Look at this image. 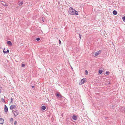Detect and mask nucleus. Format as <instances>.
Returning <instances> with one entry per match:
<instances>
[{
	"instance_id": "1",
	"label": "nucleus",
	"mask_w": 125,
	"mask_h": 125,
	"mask_svg": "<svg viewBox=\"0 0 125 125\" xmlns=\"http://www.w3.org/2000/svg\"><path fill=\"white\" fill-rule=\"evenodd\" d=\"M75 10L73 9L72 8L70 7L69 9V13L70 14L73 15Z\"/></svg>"
},
{
	"instance_id": "2",
	"label": "nucleus",
	"mask_w": 125,
	"mask_h": 125,
	"mask_svg": "<svg viewBox=\"0 0 125 125\" xmlns=\"http://www.w3.org/2000/svg\"><path fill=\"white\" fill-rule=\"evenodd\" d=\"M86 79H82L81 81L79 83V85H81L86 82L87 80H86Z\"/></svg>"
},
{
	"instance_id": "3",
	"label": "nucleus",
	"mask_w": 125,
	"mask_h": 125,
	"mask_svg": "<svg viewBox=\"0 0 125 125\" xmlns=\"http://www.w3.org/2000/svg\"><path fill=\"white\" fill-rule=\"evenodd\" d=\"M12 112L13 113L15 116H16L19 114L18 111L17 110L14 111V110L12 111Z\"/></svg>"
},
{
	"instance_id": "4",
	"label": "nucleus",
	"mask_w": 125,
	"mask_h": 125,
	"mask_svg": "<svg viewBox=\"0 0 125 125\" xmlns=\"http://www.w3.org/2000/svg\"><path fill=\"white\" fill-rule=\"evenodd\" d=\"M16 107L15 105H11L10 107V109L11 110H12L13 109L15 108Z\"/></svg>"
},
{
	"instance_id": "5",
	"label": "nucleus",
	"mask_w": 125,
	"mask_h": 125,
	"mask_svg": "<svg viewBox=\"0 0 125 125\" xmlns=\"http://www.w3.org/2000/svg\"><path fill=\"white\" fill-rule=\"evenodd\" d=\"M4 119L1 118H0V124H3L4 123Z\"/></svg>"
},
{
	"instance_id": "6",
	"label": "nucleus",
	"mask_w": 125,
	"mask_h": 125,
	"mask_svg": "<svg viewBox=\"0 0 125 125\" xmlns=\"http://www.w3.org/2000/svg\"><path fill=\"white\" fill-rule=\"evenodd\" d=\"M120 111L122 112H124L125 111V107H123L120 108Z\"/></svg>"
},
{
	"instance_id": "7",
	"label": "nucleus",
	"mask_w": 125,
	"mask_h": 125,
	"mask_svg": "<svg viewBox=\"0 0 125 125\" xmlns=\"http://www.w3.org/2000/svg\"><path fill=\"white\" fill-rule=\"evenodd\" d=\"M101 50H99V51L96 52L95 54L94 55L95 56H97L99 54L101 53Z\"/></svg>"
},
{
	"instance_id": "8",
	"label": "nucleus",
	"mask_w": 125,
	"mask_h": 125,
	"mask_svg": "<svg viewBox=\"0 0 125 125\" xmlns=\"http://www.w3.org/2000/svg\"><path fill=\"white\" fill-rule=\"evenodd\" d=\"M8 111V108L6 105H5L4 111L5 112H7Z\"/></svg>"
},
{
	"instance_id": "9",
	"label": "nucleus",
	"mask_w": 125,
	"mask_h": 125,
	"mask_svg": "<svg viewBox=\"0 0 125 125\" xmlns=\"http://www.w3.org/2000/svg\"><path fill=\"white\" fill-rule=\"evenodd\" d=\"M56 96L58 98H61L62 97V96L61 95L59 94L58 93H57L56 94Z\"/></svg>"
},
{
	"instance_id": "10",
	"label": "nucleus",
	"mask_w": 125,
	"mask_h": 125,
	"mask_svg": "<svg viewBox=\"0 0 125 125\" xmlns=\"http://www.w3.org/2000/svg\"><path fill=\"white\" fill-rule=\"evenodd\" d=\"M35 83L34 81H32L31 83V87L32 88H33L34 87V86H35V84H34Z\"/></svg>"
},
{
	"instance_id": "11",
	"label": "nucleus",
	"mask_w": 125,
	"mask_h": 125,
	"mask_svg": "<svg viewBox=\"0 0 125 125\" xmlns=\"http://www.w3.org/2000/svg\"><path fill=\"white\" fill-rule=\"evenodd\" d=\"M72 119L74 120H76L77 119V117L76 116L73 115L72 116Z\"/></svg>"
},
{
	"instance_id": "12",
	"label": "nucleus",
	"mask_w": 125,
	"mask_h": 125,
	"mask_svg": "<svg viewBox=\"0 0 125 125\" xmlns=\"http://www.w3.org/2000/svg\"><path fill=\"white\" fill-rule=\"evenodd\" d=\"M41 108L42 110H44L46 109V107L45 105H43L42 106Z\"/></svg>"
},
{
	"instance_id": "13",
	"label": "nucleus",
	"mask_w": 125,
	"mask_h": 125,
	"mask_svg": "<svg viewBox=\"0 0 125 125\" xmlns=\"http://www.w3.org/2000/svg\"><path fill=\"white\" fill-rule=\"evenodd\" d=\"M5 48H4L3 50V52L4 53H7L9 52V50L8 49L5 52Z\"/></svg>"
},
{
	"instance_id": "14",
	"label": "nucleus",
	"mask_w": 125,
	"mask_h": 125,
	"mask_svg": "<svg viewBox=\"0 0 125 125\" xmlns=\"http://www.w3.org/2000/svg\"><path fill=\"white\" fill-rule=\"evenodd\" d=\"M7 43L8 44L10 45V46H11L12 45V43L10 41H7Z\"/></svg>"
},
{
	"instance_id": "15",
	"label": "nucleus",
	"mask_w": 125,
	"mask_h": 125,
	"mask_svg": "<svg viewBox=\"0 0 125 125\" xmlns=\"http://www.w3.org/2000/svg\"><path fill=\"white\" fill-rule=\"evenodd\" d=\"M73 15H78V12L77 11H76L75 10L74 11V14Z\"/></svg>"
},
{
	"instance_id": "16",
	"label": "nucleus",
	"mask_w": 125,
	"mask_h": 125,
	"mask_svg": "<svg viewBox=\"0 0 125 125\" xmlns=\"http://www.w3.org/2000/svg\"><path fill=\"white\" fill-rule=\"evenodd\" d=\"M113 14L114 15H115L117 14V12L116 11L114 10L113 11Z\"/></svg>"
},
{
	"instance_id": "17",
	"label": "nucleus",
	"mask_w": 125,
	"mask_h": 125,
	"mask_svg": "<svg viewBox=\"0 0 125 125\" xmlns=\"http://www.w3.org/2000/svg\"><path fill=\"white\" fill-rule=\"evenodd\" d=\"M23 4V1H21L20 3L19 4L18 6L19 7V6H21Z\"/></svg>"
},
{
	"instance_id": "18",
	"label": "nucleus",
	"mask_w": 125,
	"mask_h": 125,
	"mask_svg": "<svg viewBox=\"0 0 125 125\" xmlns=\"http://www.w3.org/2000/svg\"><path fill=\"white\" fill-rule=\"evenodd\" d=\"M103 72V70H99V73L100 74H101Z\"/></svg>"
},
{
	"instance_id": "19",
	"label": "nucleus",
	"mask_w": 125,
	"mask_h": 125,
	"mask_svg": "<svg viewBox=\"0 0 125 125\" xmlns=\"http://www.w3.org/2000/svg\"><path fill=\"white\" fill-rule=\"evenodd\" d=\"M1 100L2 102H4V103H5V100L3 98H1Z\"/></svg>"
},
{
	"instance_id": "20",
	"label": "nucleus",
	"mask_w": 125,
	"mask_h": 125,
	"mask_svg": "<svg viewBox=\"0 0 125 125\" xmlns=\"http://www.w3.org/2000/svg\"><path fill=\"white\" fill-rule=\"evenodd\" d=\"M110 73V72L108 71L106 72L105 73V74L107 75H108Z\"/></svg>"
},
{
	"instance_id": "21",
	"label": "nucleus",
	"mask_w": 125,
	"mask_h": 125,
	"mask_svg": "<svg viewBox=\"0 0 125 125\" xmlns=\"http://www.w3.org/2000/svg\"><path fill=\"white\" fill-rule=\"evenodd\" d=\"M122 19L125 22V17L124 16L122 17Z\"/></svg>"
},
{
	"instance_id": "22",
	"label": "nucleus",
	"mask_w": 125,
	"mask_h": 125,
	"mask_svg": "<svg viewBox=\"0 0 125 125\" xmlns=\"http://www.w3.org/2000/svg\"><path fill=\"white\" fill-rule=\"evenodd\" d=\"M13 119L12 118H11L10 119V121L12 122L13 121Z\"/></svg>"
},
{
	"instance_id": "23",
	"label": "nucleus",
	"mask_w": 125,
	"mask_h": 125,
	"mask_svg": "<svg viewBox=\"0 0 125 125\" xmlns=\"http://www.w3.org/2000/svg\"><path fill=\"white\" fill-rule=\"evenodd\" d=\"M85 74H86V75H87L88 74V71L86 70L85 71Z\"/></svg>"
},
{
	"instance_id": "24",
	"label": "nucleus",
	"mask_w": 125,
	"mask_h": 125,
	"mask_svg": "<svg viewBox=\"0 0 125 125\" xmlns=\"http://www.w3.org/2000/svg\"><path fill=\"white\" fill-rule=\"evenodd\" d=\"M40 40V39L39 38H37L36 39V40L37 41H39Z\"/></svg>"
},
{
	"instance_id": "25",
	"label": "nucleus",
	"mask_w": 125,
	"mask_h": 125,
	"mask_svg": "<svg viewBox=\"0 0 125 125\" xmlns=\"http://www.w3.org/2000/svg\"><path fill=\"white\" fill-rule=\"evenodd\" d=\"M3 5L6 6H8V4H6L5 3V4H3Z\"/></svg>"
},
{
	"instance_id": "26",
	"label": "nucleus",
	"mask_w": 125,
	"mask_h": 125,
	"mask_svg": "<svg viewBox=\"0 0 125 125\" xmlns=\"http://www.w3.org/2000/svg\"><path fill=\"white\" fill-rule=\"evenodd\" d=\"M25 64L24 63H23L22 64L21 66L23 67H24L25 66Z\"/></svg>"
},
{
	"instance_id": "27",
	"label": "nucleus",
	"mask_w": 125,
	"mask_h": 125,
	"mask_svg": "<svg viewBox=\"0 0 125 125\" xmlns=\"http://www.w3.org/2000/svg\"><path fill=\"white\" fill-rule=\"evenodd\" d=\"M11 101L10 103H12L13 102V99L12 97L11 98Z\"/></svg>"
},
{
	"instance_id": "28",
	"label": "nucleus",
	"mask_w": 125,
	"mask_h": 125,
	"mask_svg": "<svg viewBox=\"0 0 125 125\" xmlns=\"http://www.w3.org/2000/svg\"><path fill=\"white\" fill-rule=\"evenodd\" d=\"M59 44H61V42L60 40H59Z\"/></svg>"
},
{
	"instance_id": "29",
	"label": "nucleus",
	"mask_w": 125,
	"mask_h": 125,
	"mask_svg": "<svg viewBox=\"0 0 125 125\" xmlns=\"http://www.w3.org/2000/svg\"><path fill=\"white\" fill-rule=\"evenodd\" d=\"M79 38L80 39H81V35L80 34H79Z\"/></svg>"
},
{
	"instance_id": "30",
	"label": "nucleus",
	"mask_w": 125,
	"mask_h": 125,
	"mask_svg": "<svg viewBox=\"0 0 125 125\" xmlns=\"http://www.w3.org/2000/svg\"><path fill=\"white\" fill-rule=\"evenodd\" d=\"M17 124V122L16 121H15V122L14 123V124L15 125H16Z\"/></svg>"
},
{
	"instance_id": "31",
	"label": "nucleus",
	"mask_w": 125,
	"mask_h": 125,
	"mask_svg": "<svg viewBox=\"0 0 125 125\" xmlns=\"http://www.w3.org/2000/svg\"><path fill=\"white\" fill-rule=\"evenodd\" d=\"M4 3H1L3 5V4H5V3H4V2H3Z\"/></svg>"
},
{
	"instance_id": "32",
	"label": "nucleus",
	"mask_w": 125,
	"mask_h": 125,
	"mask_svg": "<svg viewBox=\"0 0 125 125\" xmlns=\"http://www.w3.org/2000/svg\"><path fill=\"white\" fill-rule=\"evenodd\" d=\"M42 21H43V22L44 21V20H43V18H42Z\"/></svg>"
},
{
	"instance_id": "33",
	"label": "nucleus",
	"mask_w": 125,
	"mask_h": 125,
	"mask_svg": "<svg viewBox=\"0 0 125 125\" xmlns=\"http://www.w3.org/2000/svg\"><path fill=\"white\" fill-rule=\"evenodd\" d=\"M63 114H62V116H63Z\"/></svg>"
},
{
	"instance_id": "34",
	"label": "nucleus",
	"mask_w": 125,
	"mask_h": 125,
	"mask_svg": "<svg viewBox=\"0 0 125 125\" xmlns=\"http://www.w3.org/2000/svg\"><path fill=\"white\" fill-rule=\"evenodd\" d=\"M58 4H60V3H59V2H58Z\"/></svg>"
},
{
	"instance_id": "35",
	"label": "nucleus",
	"mask_w": 125,
	"mask_h": 125,
	"mask_svg": "<svg viewBox=\"0 0 125 125\" xmlns=\"http://www.w3.org/2000/svg\"><path fill=\"white\" fill-rule=\"evenodd\" d=\"M1 93V91H0V94Z\"/></svg>"
},
{
	"instance_id": "36",
	"label": "nucleus",
	"mask_w": 125,
	"mask_h": 125,
	"mask_svg": "<svg viewBox=\"0 0 125 125\" xmlns=\"http://www.w3.org/2000/svg\"><path fill=\"white\" fill-rule=\"evenodd\" d=\"M55 125V124H54V125Z\"/></svg>"
},
{
	"instance_id": "37",
	"label": "nucleus",
	"mask_w": 125,
	"mask_h": 125,
	"mask_svg": "<svg viewBox=\"0 0 125 125\" xmlns=\"http://www.w3.org/2000/svg\"><path fill=\"white\" fill-rule=\"evenodd\" d=\"M107 117H106V118H107Z\"/></svg>"
}]
</instances>
